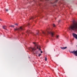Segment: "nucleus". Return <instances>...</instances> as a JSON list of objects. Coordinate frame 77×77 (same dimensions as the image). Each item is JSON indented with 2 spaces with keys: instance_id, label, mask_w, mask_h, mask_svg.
<instances>
[{
  "instance_id": "obj_21",
  "label": "nucleus",
  "mask_w": 77,
  "mask_h": 77,
  "mask_svg": "<svg viewBox=\"0 0 77 77\" xmlns=\"http://www.w3.org/2000/svg\"><path fill=\"white\" fill-rule=\"evenodd\" d=\"M28 33H29V31H27Z\"/></svg>"
},
{
  "instance_id": "obj_23",
  "label": "nucleus",
  "mask_w": 77,
  "mask_h": 77,
  "mask_svg": "<svg viewBox=\"0 0 77 77\" xmlns=\"http://www.w3.org/2000/svg\"><path fill=\"white\" fill-rule=\"evenodd\" d=\"M38 33L37 34V35H38Z\"/></svg>"
},
{
  "instance_id": "obj_2",
  "label": "nucleus",
  "mask_w": 77,
  "mask_h": 77,
  "mask_svg": "<svg viewBox=\"0 0 77 77\" xmlns=\"http://www.w3.org/2000/svg\"><path fill=\"white\" fill-rule=\"evenodd\" d=\"M43 34L45 35H47V34H51L52 37H53L54 35V32H52L50 30V29H48L46 30V32H42Z\"/></svg>"
},
{
  "instance_id": "obj_14",
  "label": "nucleus",
  "mask_w": 77,
  "mask_h": 77,
  "mask_svg": "<svg viewBox=\"0 0 77 77\" xmlns=\"http://www.w3.org/2000/svg\"><path fill=\"white\" fill-rule=\"evenodd\" d=\"M6 11H7V12H8V9H5Z\"/></svg>"
},
{
  "instance_id": "obj_19",
  "label": "nucleus",
  "mask_w": 77,
  "mask_h": 77,
  "mask_svg": "<svg viewBox=\"0 0 77 77\" xmlns=\"http://www.w3.org/2000/svg\"><path fill=\"white\" fill-rule=\"evenodd\" d=\"M38 52H36V54H38V53H38Z\"/></svg>"
},
{
  "instance_id": "obj_18",
  "label": "nucleus",
  "mask_w": 77,
  "mask_h": 77,
  "mask_svg": "<svg viewBox=\"0 0 77 77\" xmlns=\"http://www.w3.org/2000/svg\"><path fill=\"white\" fill-rule=\"evenodd\" d=\"M41 53H42V51H41Z\"/></svg>"
},
{
  "instance_id": "obj_9",
  "label": "nucleus",
  "mask_w": 77,
  "mask_h": 77,
  "mask_svg": "<svg viewBox=\"0 0 77 77\" xmlns=\"http://www.w3.org/2000/svg\"><path fill=\"white\" fill-rule=\"evenodd\" d=\"M10 27H14V25H11L10 26Z\"/></svg>"
},
{
  "instance_id": "obj_11",
  "label": "nucleus",
  "mask_w": 77,
  "mask_h": 77,
  "mask_svg": "<svg viewBox=\"0 0 77 77\" xmlns=\"http://www.w3.org/2000/svg\"><path fill=\"white\" fill-rule=\"evenodd\" d=\"M41 55H42V54H38L39 57H40V56H41Z\"/></svg>"
},
{
  "instance_id": "obj_6",
  "label": "nucleus",
  "mask_w": 77,
  "mask_h": 77,
  "mask_svg": "<svg viewBox=\"0 0 77 77\" xmlns=\"http://www.w3.org/2000/svg\"><path fill=\"white\" fill-rule=\"evenodd\" d=\"M72 34L73 37L77 39V35L74 33H73Z\"/></svg>"
},
{
  "instance_id": "obj_1",
  "label": "nucleus",
  "mask_w": 77,
  "mask_h": 77,
  "mask_svg": "<svg viewBox=\"0 0 77 77\" xmlns=\"http://www.w3.org/2000/svg\"><path fill=\"white\" fill-rule=\"evenodd\" d=\"M70 30H73L74 32L77 31V23L73 22V24L69 28Z\"/></svg>"
},
{
  "instance_id": "obj_22",
  "label": "nucleus",
  "mask_w": 77,
  "mask_h": 77,
  "mask_svg": "<svg viewBox=\"0 0 77 77\" xmlns=\"http://www.w3.org/2000/svg\"><path fill=\"white\" fill-rule=\"evenodd\" d=\"M0 21H2V20L1 19H0Z\"/></svg>"
},
{
  "instance_id": "obj_16",
  "label": "nucleus",
  "mask_w": 77,
  "mask_h": 77,
  "mask_svg": "<svg viewBox=\"0 0 77 77\" xmlns=\"http://www.w3.org/2000/svg\"><path fill=\"white\" fill-rule=\"evenodd\" d=\"M33 17H31V19H33Z\"/></svg>"
},
{
  "instance_id": "obj_20",
  "label": "nucleus",
  "mask_w": 77,
  "mask_h": 77,
  "mask_svg": "<svg viewBox=\"0 0 77 77\" xmlns=\"http://www.w3.org/2000/svg\"><path fill=\"white\" fill-rule=\"evenodd\" d=\"M59 22H60V20H59V22H58V23H59Z\"/></svg>"
},
{
  "instance_id": "obj_13",
  "label": "nucleus",
  "mask_w": 77,
  "mask_h": 77,
  "mask_svg": "<svg viewBox=\"0 0 77 77\" xmlns=\"http://www.w3.org/2000/svg\"><path fill=\"white\" fill-rule=\"evenodd\" d=\"M45 61H47V59L46 57L45 58Z\"/></svg>"
},
{
  "instance_id": "obj_8",
  "label": "nucleus",
  "mask_w": 77,
  "mask_h": 77,
  "mask_svg": "<svg viewBox=\"0 0 77 77\" xmlns=\"http://www.w3.org/2000/svg\"><path fill=\"white\" fill-rule=\"evenodd\" d=\"M3 28L4 29H5V30H6V26H3Z\"/></svg>"
},
{
  "instance_id": "obj_3",
  "label": "nucleus",
  "mask_w": 77,
  "mask_h": 77,
  "mask_svg": "<svg viewBox=\"0 0 77 77\" xmlns=\"http://www.w3.org/2000/svg\"><path fill=\"white\" fill-rule=\"evenodd\" d=\"M33 44L35 45V47H34V48L31 47L29 49V50L32 52L34 51L35 50H36V48L38 49V45L36 44V43L35 42H33Z\"/></svg>"
},
{
  "instance_id": "obj_15",
  "label": "nucleus",
  "mask_w": 77,
  "mask_h": 77,
  "mask_svg": "<svg viewBox=\"0 0 77 77\" xmlns=\"http://www.w3.org/2000/svg\"><path fill=\"white\" fill-rule=\"evenodd\" d=\"M15 25H16V26H18V24L16 23V24H15Z\"/></svg>"
},
{
  "instance_id": "obj_10",
  "label": "nucleus",
  "mask_w": 77,
  "mask_h": 77,
  "mask_svg": "<svg viewBox=\"0 0 77 77\" xmlns=\"http://www.w3.org/2000/svg\"><path fill=\"white\" fill-rule=\"evenodd\" d=\"M59 35H57L56 36V38H59Z\"/></svg>"
},
{
  "instance_id": "obj_17",
  "label": "nucleus",
  "mask_w": 77,
  "mask_h": 77,
  "mask_svg": "<svg viewBox=\"0 0 77 77\" xmlns=\"http://www.w3.org/2000/svg\"><path fill=\"white\" fill-rule=\"evenodd\" d=\"M39 50H40V51L41 50V49L40 48H39Z\"/></svg>"
},
{
  "instance_id": "obj_12",
  "label": "nucleus",
  "mask_w": 77,
  "mask_h": 77,
  "mask_svg": "<svg viewBox=\"0 0 77 77\" xmlns=\"http://www.w3.org/2000/svg\"><path fill=\"white\" fill-rule=\"evenodd\" d=\"M53 27H55V24H53Z\"/></svg>"
},
{
  "instance_id": "obj_7",
  "label": "nucleus",
  "mask_w": 77,
  "mask_h": 77,
  "mask_svg": "<svg viewBox=\"0 0 77 77\" xmlns=\"http://www.w3.org/2000/svg\"><path fill=\"white\" fill-rule=\"evenodd\" d=\"M67 48V47H60V48H61V49H62V50H65V49H66Z\"/></svg>"
},
{
  "instance_id": "obj_5",
  "label": "nucleus",
  "mask_w": 77,
  "mask_h": 77,
  "mask_svg": "<svg viewBox=\"0 0 77 77\" xmlns=\"http://www.w3.org/2000/svg\"><path fill=\"white\" fill-rule=\"evenodd\" d=\"M71 53H72L74 54L77 56V50L76 51H72L70 52Z\"/></svg>"
},
{
  "instance_id": "obj_4",
  "label": "nucleus",
  "mask_w": 77,
  "mask_h": 77,
  "mask_svg": "<svg viewBox=\"0 0 77 77\" xmlns=\"http://www.w3.org/2000/svg\"><path fill=\"white\" fill-rule=\"evenodd\" d=\"M24 30V27L20 26L19 28H17L14 29L15 31H22Z\"/></svg>"
}]
</instances>
